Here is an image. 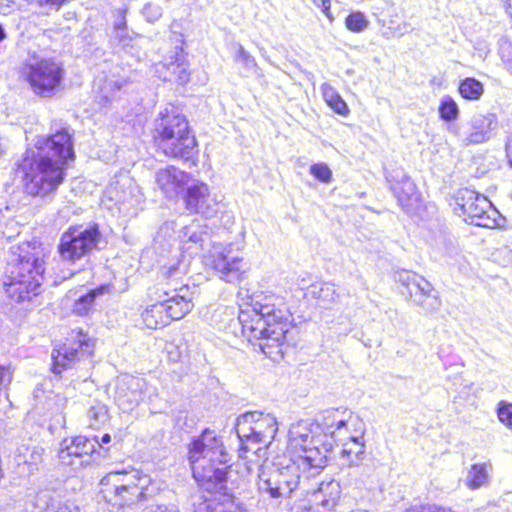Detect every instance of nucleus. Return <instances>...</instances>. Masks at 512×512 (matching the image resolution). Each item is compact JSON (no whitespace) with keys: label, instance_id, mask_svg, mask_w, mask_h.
Returning a JSON list of instances; mask_svg holds the SVG:
<instances>
[{"label":"nucleus","instance_id":"nucleus-1","mask_svg":"<svg viewBox=\"0 0 512 512\" xmlns=\"http://www.w3.org/2000/svg\"><path fill=\"white\" fill-rule=\"evenodd\" d=\"M48 137H39L17 164L28 194L46 197L64 180V168L74 159L73 133L68 127L52 128Z\"/></svg>","mask_w":512,"mask_h":512},{"label":"nucleus","instance_id":"nucleus-2","mask_svg":"<svg viewBox=\"0 0 512 512\" xmlns=\"http://www.w3.org/2000/svg\"><path fill=\"white\" fill-rule=\"evenodd\" d=\"M239 290V320L242 331L250 341L260 340L261 351L270 356L272 348H279L287 332L286 324L281 320L283 313L275 308L274 296L263 290Z\"/></svg>","mask_w":512,"mask_h":512},{"label":"nucleus","instance_id":"nucleus-3","mask_svg":"<svg viewBox=\"0 0 512 512\" xmlns=\"http://www.w3.org/2000/svg\"><path fill=\"white\" fill-rule=\"evenodd\" d=\"M189 461L196 481L221 483L226 479L230 455L222 439L207 428L190 443Z\"/></svg>","mask_w":512,"mask_h":512},{"label":"nucleus","instance_id":"nucleus-4","mask_svg":"<svg viewBox=\"0 0 512 512\" xmlns=\"http://www.w3.org/2000/svg\"><path fill=\"white\" fill-rule=\"evenodd\" d=\"M100 486L105 501L117 508L146 502L156 491L150 476L135 469L111 471L100 480Z\"/></svg>","mask_w":512,"mask_h":512},{"label":"nucleus","instance_id":"nucleus-5","mask_svg":"<svg viewBox=\"0 0 512 512\" xmlns=\"http://www.w3.org/2000/svg\"><path fill=\"white\" fill-rule=\"evenodd\" d=\"M157 147L172 158L188 161L197 154V142L191 134L186 117L174 107L160 112L155 120Z\"/></svg>","mask_w":512,"mask_h":512},{"label":"nucleus","instance_id":"nucleus-6","mask_svg":"<svg viewBox=\"0 0 512 512\" xmlns=\"http://www.w3.org/2000/svg\"><path fill=\"white\" fill-rule=\"evenodd\" d=\"M11 260L6 270L5 286L20 285L23 288H40L43 284L46 252L37 242H24L10 248Z\"/></svg>","mask_w":512,"mask_h":512},{"label":"nucleus","instance_id":"nucleus-7","mask_svg":"<svg viewBox=\"0 0 512 512\" xmlns=\"http://www.w3.org/2000/svg\"><path fill=\"white\" fill-rule=\"evenodd\" d=\"M235 430L240 441L239 456L252 450V445L259 444L267 448L278 431L276 418L269 413L259 411L246 412L236 419Z\"/></svg>","mask_w":512,"mask_h":512},{"label":"nucleus","instance_id":"nucleus-8","mask_svg":"<svg viewBox=\"0 0 512 512\" xmlns=\"http://www.w3.org/2000/svg\"><path fill=\"white\" fill-rule=\"evenodd\" d=\"M259 467L257 488L260 494L273 499L289 497L300 482L299 465L289 459Z\"/></svg>","mask_w":512,"mask_h":512},{"label":"nucleus","instance_id":"nucleus-9","mask_svg":"<svg viewBox=\"0 0 512 512\" xmlns=\"http://www.w3.org/2000/svg\"><path fill=\"white\" fill-rule=\"evenodd\" d=\"M317 428L324 436H330L335 442L352 441L364 438L365 422L347 408H331L323 411L318 418Z\"/></svg>","mask_w":512,"mask_h":512},{"label":"nucleus","instance_id":"nucleus-10","mask_svg":"<svg viewBox=\"0 0 512 512\" xmlns=\"http://www.w3.org/2000/svg\"><path fill=\"white\" fill-rule=\"evenodd\" d=\"M455 200V212L463 215L469 224L484 228L497 225L499 212L486 196L469 188H462L458 190Z\"/></svg>","mask_w":512,"mask_h":512},{"label":"nucleus","instance_id":"nucleus-11","mask_svg":"<svg viewBox=\"0 0 512 512\" xmlns=\"http://www.w3.org/2000/svg\"><path fill=\"white\" fill-rule=\"evenodd\" d=\"M94 342L82 329L72 330L65 342L52 351V372L61 374L77 362L90 357Z\"/></svg>","mask_w":512,"mask_h":512},{"label":"nucleus","instance_id":"nucleus-12","mask_svg":"<svg viewBox=\"0 0 512 512\" xmlns=\"http://www.w3.org/2000/svg\"><path fill=\"white\" fill-rule=\"evenodd\" d=\"M100 238L97 224L71 226L62 234L58 252L63 260L75 262L97 248Z\"/></svg>","mask_w":512,"mask_h":512},{"label":"nucleus","instance_id":"nucleus-13","mask_svg":"<svg viewBox=\"0 0 512 512\" xmlns=\"http://www.w3.org/2000/svg\"><path fill=\"white\" fill-rule=\"evenodd\" d=\"M27 69V80L36 95L51 97L58 92L64 75L60 64L42 59L30 64Z\"/></svg>","mask_w":512,"mask_h":512},{"label":"nucleus","instance_id":"nucleus-14","mask_svg":"<svg viewBox=\"0 0 512 512\" xmlns=\"http://www.w3.org/2000/svg\"><path fill=\"white\" fill-rule=\"evenodd\" d=\"M102 451L103 447H101L96 436L89 438L79 435L73 437L70 441L65 439L61 443L59 458L67 465L86 466L100 458Z\"/></svg>","mask_w":512,"mask_h":512},{"label":"nucleus","instance_id":"nucleus-15","mask_svg":"<svg viewBox=\"0 0 512 512\" xmlns=\"http://www.w3.org/2000/svg\"><path fill=\"white\" fill-rule=\"evenodd\" d=\"M387 180L401 208L407 213L413 212L419 205L420 193L412 179L398 168L387 176Z\"/></svg>","mask_w":512,"mask_h":512},{"label":"nucleus","instance_id":"nucleus-16","mask_svg":"<svg viewBox=\"0 0 512 512\" xmlns=\"http://www.w3.org/2000/svg\"><path fill=\"white\" fill-rule=\"evenodd\" d=\"M498 128L496 114H475L468 122L467 131L461 138L464 146L481 144L489 141Z\"/></svg>","mask_w":512,"mask_h":512},{"label":"nucleus","instance_id":"nucleus-17","mask_svg":"<svg viewBox=\"0 0 512 512\" xmlns=\"http://www.w3.org/2000/svg\"><path fill=\"white\" fill-rule=\"evenodd\" d=\"M186 208L192 213L210 217L215 212L216 202L211 198L207 184L194 181L189 184L185 194Z\"/></svg>","mask_w":512,"mask_h":512},{"label":"nucleus","instance_id":"nucleus-18","mask_svg":"<svg viewBox=\"0 0 512 512\" xmlns=\"http://www.w3.org/2000/svg\"><path fill=\"white\" fill-rule=\"evenodd\" d=\"M147 383L144 378L124 375L117 382V399L120 405L132 409L143 400Z\"/></svg>","mask_w":512,"mask_h":512},{"label":"nucleus","instance_id":"nucleus-19","mask_svg":"<svg viewBox=\"0 0 512 512\" xmlns=\"http://www.w3.org/2000/svg\"><path fill=\"white\" fill-rule=\"evenodd\" d=\"M317 425L318 423L313 424L307 420H300L292 424L288 433V450L295 454L308 445L320 443L319 437L315 436Z\"/></svg>","mask_w":512,"mask_h":512},{"label":"nucleus","instance_id":"nucleus-20","mask_svg":"<svg viewBox=\"0 0 512 512\" xmlns=\"http://www.w3.org/2000/svg\"><path fill=\"white\" fill-rule=\"evenodd\" d=\"M159 76L164 81L177 82L181 85L189 81L188 64L183 50H176L175 54L160 64L157 69Z\"/></svg>","mask_w":512,"mask_h":512},{"label":"nucleus","instance_id":"nucleus-21","mask_svg":"<svg viewBox=\"0 0 512 512\" xmlns=\"http://www.w3.org/2000/svg\"><path fill=\"white\" fill-rule=\"evenodd\" d=\"M331 449V443H314L295 453L297 455V459L292 460V462L299 465V469L303 467L305 469L310 468L319 470L326 466L327 454Z\"/></svg>","mask_w":512,"mask_h":512},{"label":"nucleus","instance_id":"nucleus-22","mask_svg":"<svg viewBox=\"0 0 512 512\" xmlns=\"http://www.w3.org/2000/svg\"><path fill=\"white\" fill-rule=\"evenodd\" d=\"M159 298L166 308L171 321L182 319L194 307L192 298L187 295H180L178 290H164L163 295Z\"/></svg>","mask_w":512,"mask_h":512},{"label":"nucleus","instance_id":"nucleus-23","mask_svg":"<svg viewBox=\"0 0 512 512\" xmlns=\"http://www.w3.org/2000/svg\"><path fill=\"white\" fill-rule=\"evenodd\" d=\"M189 179V174L174 166H168L164 169H160L156 173L157 184L168 196L176 195L179 188L189 183Z\"/></svg>","mask_w":512,"mask_h":512},{"label":"nucleus","instance_id":"nucleus-24","mask_svg":"<svg viewBox=\"0 0 512 512\" xmlns=\"http://www.w3.org/2000/svg\"><path fill=\"white\" fill-rule=\"evenodd\" d=\"M214 267L222 274L221 278L230 284L240 282L246 271L241 258H230L228 252L226 253L225 251L220 252L214 260Z\"/></svg>","mask_w":512,"mask_h":512},{"label":"nucleus","instance_id":"nucleus-25","mask_svg":"<svg viewBox=\"0 0 512 512\" xmlns=\"http://www.w3.org/2000/svg\"><path fill=\"white\" fill-rule=\"evenodd\" d=\"M136 185L128 175H120L108 187V197L116 204L130 203L133 199Z\"/></svg>","mask_w":512,"mask_h":512},{"label":"nucleus","instance_id":"nucleus-26","mask_svg":"<svg viewBox=\"0 0 512 512\" xmlns=\"http://www.w3.org/2000/svg\"><path fill=\"white\" fill-rule=\"evenodd\" d=\"M340 460L343 466L349 468L359 467L366 457V444L364 438L342 442Z\"/></svg>","mask_w":512,"mask_h":512},{"label":"nucleus","instance_id":"nucleus-27","mask_svg":"<svg viewBox=\"0 0 512 512\" xmlns=\"http://www.w3.org/2000/svg\"><path fill=\"white\" fill-rule=\"evenodd\" d=\"M43 449L40 447L19 446L14 453V461L20 467H26L28 473H33L42 462Z\"/></svg>","mask_w":512,"mask_h":512},{"label":"nucleus","instance_id":"nucleus-28","mask_svg":"<svg viewBox=\"0 0 512 512\" xmlns=\"http://www.w3.org/2000/svg\"><path fill=\"white\" fill-rule=\"evenodd\" d=\"M142 320L148 329L163 328L171 322L170 316L160 300L145 309L142 313Z\"/></svg>","mask_w":512,"mask_h":512},{"label":"nucleus","instance_id":"nucleus-29","mask_svg":"<svg viewBox=\"0 0 512 512\" xmlns=\"http://www.w3.org/2000/svg\"><path fill=\"white\" fill-rule=\"evenodd\" d=\"M340 494L341 487L339 482L331 479L329 481H322L314 496L321 506L326 509H332L337 504Z\"/></svg>","mask_w":512,"mask_h":512},{"label":"nucleus","instance_id":"nucleus-30","mask_svg":"<svg viewBox=\"0 0 512 512\" xmlns=\"http://www.w3.org/2000/svg\"><path fill=\"white\" fill-rule=\"evenodd\" d=\"M410 301L425 313H431L439 309L441 300L437 290H407Z\"/></svg>","mask_w":512,"mask_h":512},{"label":"nucleus","instance_id":"nucleus-31","mask_svg":"<svg viewBox=\"0 0 512 512\" xmlns=\"http://www.w3.org/2000/svg\"><path fill=\"white\" fill-rule=\"evenodd\" d=\"M321 91L324 100L336 113L345 116L348 114L349 109L346 102L341 98L338 92L328 83L321 86Z\"/></svg>","mask_w":512,"mask_h":512},{"label":"nucleus","instance_id":"nucleus-32","mask_svg":"<svg viewBox=\"0 0 512 512\" xmlns=\"http://www.w3.org/2000/svg\"><path fill=\"white\" fill-rule=\"evenodd\" d=\"M15 369L11 364H0V404L11 407L12 403L9 399V389L14 378Z\"/></svg>","mask_w":512,"mask_h":512},{"label":"nucleus","instance_id":"nucleus-33","mask_svg":"<svg viewBox=\"0 0 512 512\" xmlns=\"http://www.w3.org/2000/svg\"><path fill=\"white\" fill-rule=\"evenodd\" d=\"M458 90L464 99L474 101L480 99L484 92V87L479 80L468 77L460 82Z\"/></svg>","mask_w":512,"mask_h":512},{"label":"nucleus","instance_id":"nucleus-34","mask_svg":"<svg viewBox=\"0 0 512 512\" xmlns=\"http://www.w3.org/2000/svg\"><path fill=\"white\" fill-rule=\"evenodd\" d=\"M87 418L90 428L99 429L109 419L107 406L101 402H96L88 409Z\"/></svg>","mask_w":512,"mask_h":512},{"label":"nucleus","instance_id":"nucleus-35","mask_svg":"<svg viewBox=\"0 0 512 512\" xmlns=\"http://www.w3.org/2000/svg\"><path fill=\"white\" fill-rule=\"evenodd\" d=\"M105 290H88L85 295L80 296L74 303L73 312L79 316L87 315L94 305L97 296Z\"/></svg>","mask_w":512,"mask_h":512},{"label":"nucleus","instance_id":"nucleus-36","mask_svg":"<svg viewBox=\"0 0 512 512\" xmlns=\"http://www.w3.org/2000/svg\"><path fill=\"white\" fill-rule=\"evenodd\" d=\"M488 480V474L484 464H473L466 477V485L470 489H478Z\"/></svg>","mask_w":512,"mask_h":512},{"label":"nucleus","instance_id":"nucleus-37","mask_svg":"<svg viewBox=\"0 0 512 512\" xmlns=\"http://www.w3.org/2000/svg\"><path fill=\"white\" fill-rule=\"evenodd\" d=\"M193 512H246L240 507H234L229 510H225L224 506L214 500L204 499L202 496L198 497L193 502Z\"/></svg>","mask_w":512,"mask_h":512},{"label":"nucleus","instance_id":"nucleus-38","mask_svg":"<svg viewBox=\"0 0 512 512\" xmlns=\"http://www.w3.org/2000/svg\"><path fill=\"white\" fill-rule=\"evenodd\" d=\"M439 113L443 120L453 121L457 119L459 115V109L455 101L451 97L446 96L441 101Z\"/></svg>","mask_w":512,"mask_h":512},{"label":"nucleus","instance_id":"nucleus-39","mask_svg":"<svg viewBox=\"0 0 512 512\" xmlns=\"http://www.w3.org/2000/svg\"><path fill=\"white\" fill-rule=\"evenodd\" d=\"M345 24L350 31L359 33L368 27L369 21L363 13L353 12L346 18Z\"/></svg>","mask_w":512,"mask_h":512},{"label":"nucleus","instance_id":"nucleus-40","mask_svg":"<svg viewBox=\"0 0 512 512\" xmlns=\"http://www.w3.org/2000/svg\"><path fill=\"white\" fill-rule=\"evenodd\" d=\"M396 280L405 288H423L422 283L425 282L424 278L407 270L398 272Z\"/></svg>","mask_w":512,"mask_h":512},{"label":"nucleus","instance_id":"nucleus-41","mask_svg":"<svg viewBox=\"0 0 512 512\" xmlns=\"http://www.w3.org/2000/svg\"><path fill=\"white\" fill-rule=\"evenodd\" d=\"M496 412L499 421L512 431V403L500 401Z\"/></svg>","mask_w":512,"mask_h":512},{"label":"nucleus","instance_id":"nucleus-42","mask_svg":"<svg viewBox=\"0 0 512 512\" xmlns=\"http://www.w3.org/2000/svg\"><path fill=\"white\" fill-rule=\"evenodd\" d=\"M310 173L323 183H330L332 180V171L325 163H316L310 167Z\"/></svg>","mask_w":512,"mask_h":512},{"label":"nucleus","instance_id":"nucleus-43","mask_svg":"<svg viewBox=\"0 0 512 512\" xmlns=\"http://www.w3.org/2000/svg\"><path fill=\"white\" fill-rule=\"evenodd\" d=\"M142 14L149 22H155L162 16V9L153 2L146 3L142 8Z\"/></svg>","mask_w":512,"mask_h":512},{"label":"nucleus","instance_id":"nucleus-44","mask_svg":"<svg viewBox=\"0 0 512 512\" xmlns=\"http://www.w3.org/2000/svg\"><path fill=\"white\" fill-rule=\"evenodd\" d=\"M335 290H312V298L319 299V306L327 308L330 303L334 301Z\"/></svg>","mask_w":512,"mask_h":512},{"label":"nucleus","instance_id":"nucleus-45","mask_svg":"<svg viewBox=\"0 0 512 512\" xmlns=\"http://www.w3.org/2000/svg\"><path fill=\"white\" fill-rule=\"evenodd\" d=\"M500 56L501 59L507 68V70L512 74V44L509 42H504L500 46Z\"/></svg>","mask_w":512,"mask_h":512},{"label":"nucleus","instance_id":"nucleus-46","mask_svg":"<svg viewBox=\"0 0 512 512\" xmlns=\"http://www.w3.org/2000/svg\"><path fill=\"white\" fill-rule=\"evenodd\" d=\"M236 59L240 61L246 68L256 67V61L242 46H239Z\"/></svg>","mask_w":512,"mask_h":512},{"label":"nucleus","instance_id":"nucleus-47","mask_svg":"<svg viewBox=\"0 0 512 512\" xmlns=\"http://www.w3.org/2000/svg\"><path fill=\"white\" fill-rule=\"evenodd\" d=\"M184 236H187L190 242L197 244L204 241L206 233H203L202 231H194L193 227L190 226L184 228Z\"/></svg>","mask_w":512,"mask_h":512},{"label":"nucleus","instance_id":"nucleus-48","mask_svg":"<svg viewBox=\"0 0 512 512\" xmlns=\"http://www.w3.org/2000/svg\"><path fill=\"white\" fill-rule=\"evenodd\" d=\"M114 30L126 28V10L117 9L114 11Z\"/></svg>","mask_w":512,"mask_h":512},{"label":"nucleus","instance_id":"nucleus-49","mask_svg":"<svg viewBox=\"0 0 512 512\" xmlns=\"http://www.w3.org/2000/svg\"><path fill=\"white\" fill-rule=\"evenodd\" d=\"M114 38L119 41L122 45H128V43L131 41V37L128 35L127 27L114 30Z\"/></svg>","mask_w":512,"mask_h":512},{"label":"nucleus","instance_id":"nucleus-50","mask_svg":"<svg viewBox=\"0 0 512 512\" xmlns=\"http://www.w3.org/2000/svg\"><path fill=\"white\" fill-rule=\"evenodd\" d=\"M31 291L32 290H13V293L10 294L9 297L15 299L18 303H21L26 299H30Z\"/></svg>","mask_w":512,"mask_h":512},{"label":"nucleus","instance_id":"nucleus-51","mask_svg":"<svg viewBox=\"0 0 512 512\" xmlns=\"http://www.w3.org/2000/svg\"><path fill=\"white\" fill-rule=\"evenodd\" d=\"M313 3L320 7L322 12L330 19L332 20L333 17L330 13V0H313Z\"/></svg>","mask_w":512,"mask_h":512},{"label":"nucleus","instance_id":"nucleus-52","mask_svg":"<svg viewBox=\"0 0 512 512\" xmlns=\"http://www.w3.org/2000/svg\"><path fill=\"white\" fill-rule=\"evenodd\" d=\"M176 270H177L176 265H171L170 267L164 269L162 273H163V275L170 277L176 272Z\"/></svg>","mask_w":512,"mask_h":512},{"label":"nucleus","instance_id":"nucleus-53","mask_svg":"<svg viewBox=\"0 0 512 512\" xmlns=\"http://www.w3.org/2000/svg\"><path fill=\"white\" fill-rule=\"evenodd\" d=\"M165 229H168L167 226H163L160 228V231L157 233V236L155 238V248H157V246L161 243V239H162V233Z\"/></svg>","mask_w":512,"mask_h":512},{"label":"nucleus","instance_id":"nucleus-54","mask_svg":"<svg viewBox=\"0 0 512 512\" xmlns=\"http://www.w3.org/2000/svg\"><path fill=\"white\" fill-rule=\"evenodd\" d=\"M110 441H111V436H110V434L106 433L101 437V441H99V443L102 446V444H108Z\"/></svg>","mask_w":512,"mask_h":512},{"label":"nucleus","instance_id":"nucleus-55","mask_svg":"<svg viewBox=\"0 0 512 512\" xmlns=\"http://www.w3.org/2000/svg\"><path fill=\"white\" fill-rule=\"evenodd\" d=\"M6 38V33L3 29V27L0 25V42L3 41Z\"/></svg>","mask_w":512,"mask_h":512},{"label":"nucleus","instance_id":"nucleus-56","mask_svg":"<svg viewBox=\"0 0 512 512\" xmlns=\"http://www.w3.org/2000/svg\"><path fill=\"white\" fill-rule=\"evenodd\" d=\"M110 86L115 87L117 90H119L122 87V84L118 81H114L113 83H109Z\"/></svg>","mask_w":512,"mask_h":512},{"label":"nucleus","instance_id":"nucleus-57","mask_svg":"<svg viewBox=\"0 0 512 512\" xmlns=\"http://www.w3.org/2000/svg\"><path fill=\"white\" fill-rule=\"evenodd\" d=\"M154 512H173L168 510L167 507H158Z\"/></svg>","mask_w":512,"mask_h":512},{"label":"nucleus","instance_id":"nucleus-58","mask_svg":"<svg viewBox=\"0 0 512 512\" xmlns=\"http://www.w3.org/2000/svg\"><path fill=\"white\" fill-rule=\"evenodd\" d=\"M506 150H507V155L509 157L510 165L512 166V159H511L510 154H509L508 145L506 146Z\"/></svg>","mask_w":512,"mask_h":512},{"label":"nucleus","instance_id":"nucleus-59","mask_svg":"<svg viewBox=\"0 0 512 512\" xmlns=\"http://www.w3.org/2000/svg\"><path fill=\"white\" fill-rule=\"evenodd\" d=\"M262 450V447H257L255 450H254V453H258Z\"/></svg>","mask_w":512,"mask_h":512},{"label":"nucleus","instance_id":"nucleus-60","mask_svg":"<svg viewBox=\"0 0 512 512\" xmlns=\"http://www.w3.org/2000/svg\"><path fill=\"white\" fill-rule=\"evenodd\" d=\"M102 98H103V99H105V101H106V102H107V101H109V97H108L106 94H105V95H103V97H102Z\"/></svg>","mask_w":512,"mask_h":512},{"label":"nucleus","instance_id":"nucleus-61","mask_svg":"<svg viewBox=\"0 0 512 512\" xmlns=\"http://www.w3.org/2000/svg\"><path fill=\"white\" fill-rule=\"evenodd\" d=\"M97 288L104 289V288H108V287H107V286H105V285H100V286H98Z\"/></svg>","mask_w":512,"mask_h":512}]
</instances>
